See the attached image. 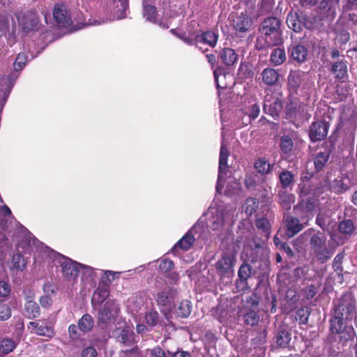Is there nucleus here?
Wrapping results in <instances>:
<instances>
[{
  "label": "nucleus",
  "mask_w": 357,
  "mask_h": 357,
  "mask_svg": "<svg viewBox=\"0 0 357 357\" xmlns=\"http://www.w3.org/2000/svg\"><path fill=\"white\" fill-rule=\"evenodd\" d=\"M235 210L231 206H211L208 208L207 226L213 231H220L226 223L233 221Z\"/></svg>",
  "instance_id": "f257e3e1"
},
{
  "label": "nucleus",
  "mask_w": 357,
  "mask_h": 357,
  "mask_svg": "<svg viewBox=\"0 0 357 357\" xmlns=\"http://www.w3.org/2000/svg\"><path fill=\"white\" fill-rule=\"evenodd\" d=\"M53 259L55 265L61 268L62 272L69 280H74L78 277L80 273L79 266H82L81 264L73 261L59 253H54Z\"/></svg>",
  "instance_id": "f03ea898"
},
{
  "label": "nucleus",
  "mask_w": 357,
  "mask_h": 357,
  "mask_svg": "<svg viewBox=\"0 0 357 357\" xmlns=\"http://www.w3.org/2000/svg\"><path fill=\"white\" fill-rule=\"evenodd\" d=\"M326 238L324 234L318 232L310 238L311 248L317 260L324 263L331 257L329 250L326 247Z\"/></svg>",
  "instance_id": "7ed1b4c3"
},
{
  "label": "nucleus",
  "mask_w": 357,
  "mask_h": 357,
  "mask_svg": "<svg viewBox=\"0 0 357 357\" xmlns=\"http://www.w3.org/2000/svg\"><path fill=\"white\" fill-rule=\"evenodd\" d=\"M229 155V151L225 146L224 141H222L220 151L219 172L216 186V190L218 192H221V190L223 188L222 183L224 181L225 177L227 176V172L228 169L227 159Z\"/></svg>",
  "instance_id": "20e7f679"
},
{
  "label": "nucleus",
  "mask_w": 357,
  "mask_h": 357,
  "mask_svg": "<svg viewBox=\"0 0 357 357\" xmlns=\"http://www.w3.org/2000/svg\"><path fill=\"white\" fill-rule=\"evenodd\" d=\"M28 328H32L31 332L38 335L48 338H52L55 334L53 324L46 321H31L28 324Z\"/></svg>",
  "instance_id": "39448f33"
},
{
  "label": "nucleus",
  "mask_w": 357,
  "mask_h": 357,
  "mask_svg": "<svg viewBox=\"0 0 357 357\" xmlns=\"http://www.w3.org/2000/svg\"><path fill=\"white\" fill-rule=\"evenodd\" d=\"M119 307L114 301H107L98 312V320L102 324L113 321L117 315Z\"/></svg>",
  "instance_id": "423d86ee"
},
{
  "label": "nucleus",
  "mask_w": 357,
  "mask_h": 357,
  "mask_svg": "<svg viewBox=\"0 0 357 357\" xmlns=\"http://www.w3.org/2000/svg\"><path fill=\"white\" fill-rule=\"evenodd\" d=\"M17 77L10 74L1 78L0 82V112L2 111Z\"/></svg>",
  "instance_id": "0eeeda50"
},
{
  "label": "nucleus",
  "mask_w": 357,
  "mask_h": 357,
  "mask_svg": "<svg viewBox=\"0 0 357 357\" xmlns=\"http://www.w3.org/2000/svg\"><path fill=\"white\" fill-rule=\"evenodd\" d=\"M184 40L190 45H198L199 43H204L211 47H215L218 40V35L213 31H208L200 35H192Z\"/></svg>",
  "instance_id": "6e6552de"
},
{
  "label": "nucleus",
  "mask_w": 357,
  "mask_h": 357,
  "mask_svg": "<svg viewBox=\"0 0 357 357\" xmlns=\"http://www.w3.org/2000/svg\"><path fill=\"white\" fill-rule=\"evenodd\" d=\"M58 291L57 286L50 282H47L43 285L44 294L40 298L39 302L43 308H50L53 303L52 296Z\"/></svg>",
  "instance_id": "1a4fd4ad"
},
{
  "label": "nucleus",
  "mask_w": 357,
  "mask_h": 357,
  "mask_svg": "<svg viewBox=\"0 0 357 357\" xmlns=\"http://www.w3.org/2000/svg\"><path fill=\"white\" fill-rule=\"evenodd\" d=\"M280 22L276 17H268L265 19L260 26V31L265 35L275 34L278 36L277 43L280 42Z\"/></svg>",
  "instance_id": "9d476101"
},
{
  "label": "nucleus",
  "mask_w": 357,
  "mask_h": 357,
  "mask_svg": "<svg viewBox=\"0 0 357 357\" xmlns=\"http://www.w3.org/2000/svg\"><path fill=\"white\" fill-rule=\"evenodd\" d=\"M290 59L297 63H304L307 60L308 52L306 47L299 43H292L289 48Z\"/></svg>",
  "instance_id": "9b49d317"
},
{
  "label": "nucleus",
  "mask_w": 357,
  "mask_h": 357,
  "mask_svg": "<svg viewBox=\"0 0 357 357\" xmlns=\"http://www.w3.org/2000/svg\"><path fill=\"white\" fill-rule=\"evenodd\" d=\"M282 108V101L278 97L268 94L266 96L264 103V109L265 112L275 116H278Z\"/></svg>",
  "instance_id": "f8f14e48"
},
{
  "label": "nucleus",
  "mask_w": 357,
  "mask_h": 357,
  "mask_svg": "<svg viewBox=\"0 0 357 357\" xmlns=\"http://www.w3.org/2000/svg\"><path fill=\"white\" fill-rule=\"evenodd\" d=\"M328 126L323 121L315 122L312 124L310 130V137L312 141H320L324 139L328 134Z\"/></svg>",
  "instance_id": "ddd939ff"
},
{
  "label": "nucleus",
  "mask_w": 357,
  "mask_h": 357,
  "mask_svg": "<svg viewBox=\"0 0 357 357\" xmlns=\"http://www.w3.org/2000/svg\"><path fill=\"white\" fill-rule=\"evenodd\" d=\"M235 262V255L233 253L225 252L221 259L216 263V268L220 274L232 271Z\"/></svg>",
  "instance_id": "4468645a"
},
{
  "label": "nucleus",
  "mask_w": 357,
  "mask_h": 357,
  "mask_svg": "<svg viewBox=\"0 0 357 357\" xmlns=\"http://www.w3.org/2000/svg\"><path fill=\"white\" fill-rule=\"evenodd\" d=\"M53 16L55 20L61 26H66L70 23V17L66 6L57 4L55 6Z\"/></svg>",
  "instance_id": "2eb2a0df"
},
{
  "label": "nucleus",
  "mask_w": 357,
  "mask_h": 357,
  "mask_svg": "<svg viewBox=\"0 0 357 357\" xmlns=\"http://www.w3.org/2000/svg\"><path fill=\"white\" fill-rule=\"evenodd\" d=\"M261 78L264 84L273 86L278 82L280 74L277 70L271 68H267L261 73Z\"/></svg>",
  "instance_id": "dca6fc26"
},
{
  "label": "nucleus",
  "mask_w": 357,
  "mask_h": 357,
  "mask_svg": "<svg viewBox=\"0 0 357 357\" xmlns=\"http://www.w3.org/2000/svg\"><path fill=\"white\" fill-rule=\"evenodd\" d=\"M286 225L287 228V236L288 238H291L304 227L303 224L299 222V220L291 216L286 217Z\"/></svg>",
  "instance_id": "f3484780"
},
{
  "label": "nucleus",
  "mask_w": 357,
  "mask_h": 357,
  "mask_svg": "<svg viewBox=\"0 0 357 357\" xmlns=\"http://www.w3.org/2000/svg\"><path fill=\"white\" fill-rule=\"evenodd\" d=\"M109 296V289L107 287H98L93 293L91 303L94 308H96L102 303Z\"/></svg>",
  "instance_id": "a211bd4d"
},
{
  "label": "nucleus",
  "mask_w": 357,
  "mask_h": 357,
  "mask_svg": "<svg viewBox=\"0 0 357 357\" xmlns=\"http://www.w3.org/2000/svg\"><path fill=\"white\" fill-rule=\"evenodd\" d=\"M220 58L226 66H232L237 61L238 55L233 49L225 48L221 51Z\"/></svg>",
  "instance_id": "6ab92c4d"
},
{
  "label": "nucleus",
  "mask_w": 357,
  "mask_h": 357,
  "mask_svg": "<svg viewBox=\"0 0 357 357\" xmlns=\"http://www.w3.org/2000/svg\"><path fill=\"white\" fill-rule=\"evenodd\" d=\"M305 74L301 71H291L288 76V85L290 89L296 90L301 86Z\"/></svg>",
  "instance_id": "aec40b11"
},
{
  "label": "nucleus",
  "mask_w": 357,
  "mask_h": 357,
  "mask_svg": "<svg viewBox=\"0 0 357 357\" xmlns=\"http://www.w3.org/2000/svg\"><path fill=\"white\" fill-rule=\"evenodd\" d=\"M93 326V319L89 314H84L78 321V328L84 333L89 332Z\"/></svg>",
  "instance_id": "412c9836"
},
{
  "label": "nucleus",
  "mask_w": 357,
  "mask_h": 357,
  "mask_svg": "<svg viewBox=\"0 0 357 357\" xmlns=\"http://www.w3.org/2000/svg\"><path fill=\"white\" fill-rule=\"evenodd\" d=\"M234 27L236 30L245 32L250 26V20L247 15L243 13L234 20Z\"/></svg>",
  "instance_id": "4be33fe9"
},
{
  "label": "nucleus",
  "mask_w": 357,
  "mask_h": 357,
  "mask_svg": "<svg viewBox=\"0 0 357 357\" xmlns=\"http://www.w3.org/2000/svg\"><path fill=\"white\" fill-rule=\"evenodd\" d=\"M9 267L13 271H22L26 267V262L22 255L20 254L14 255L9 264Z\"/></svg>",
  "instance_id": "5701e85b"
},
{
  "label": "nucleus",
  "mask_w": 357,
  "mask_h": 357,
  "mask_svg": "<svg viewBox=\"0 0 357 357\" xmlns=\"http://www.w3.org/2000/svg\"><path fill=\"white\" fill-rule=\"evenodd\" d=\"M271 61L275 66L283 63L286 60V54L284 50L275 48L271 54Z\"/></svg>",
  "instance_id": "b1692460"
},
{
  "label": "nucleus",
  "mask_w": 357,
  "mask_h": 357,
  "mask_svg": "<svg viewBox=\"0 0 357 357\" xmlns=\"http://www.w3.org/2000/svg\"><path fill=\"white\" fill-rule=\"evenodd\" d=\"M191 310V302L188 300H185L181 302L180 305L176 308V312L178 317L186 318L190 314Z\"/></svg>",
  "instance_id": "393cba45"
},
{
  "label": "nucleus",
  "mask_w": 357,
  "mask_h": 357,
  "mask_svg": "<svg viewBox=\"0 0 357 357\" xmlns=\"http://www.w3.org/2000/svg\"><path fill=\"white\" fill-rule=\"evenodd\" d=\"M25 312L29 318H35L40 314V307L34 301L29 300L25 303Z\"/></svg>",
  "instance_id": "a878e982"
},
{
  "label": "nucleus",
  "mask_w": 357,
  "mask_h": 357,
  "mask_svg": "<svg viewBox=\"0 0 357 357\" xmlns=\"http://www.w3.org/2000/svg\"><path fill=\"white\" fill-rule=\"evenodd\" d=\"M195 238L190 234H186L173 248V250H176L178 248L184 250H188L192 246Z\"/></svg>",
  "instance_id": "bb28decb"
},
{
  "label": "nucleus",
  "mask_w": 357,
  "mask_h": 357,
  "mask_svg": "<svg viewBox=\"0 0 357 357\" xmlns=\"http://www.w3.org/2000/svg\"><path fill=\"white\" fill-rule=\"evenodd\" d=\"M279 202L281 206L286 210L291 207V204L294 202V197L292 195L287 193L284 190L280 191L278 193Z\"/></svg>",
  "instance_id": "cd10ccee"
},
{
  "label": "nucleus",
  "mask_w": 357,
  "mask_h": 357,
  "mask_svg": "<svg viewBox=\"0 0 357 357\" xmlns=\"http://www.w3.org/2000/svg\"><path fill=\"white\" fill-rule=\"evenodd\" d=\"M287 24L289 29L296 32L301 30V24L296 13H290L287 17Z\"/></svg>",
  "instance_id": "c85d7f7f"
},
{
  "label": "nucleus",
  "mask_w": 357,
  "mask_h": 357,
  "mask_svg": "<svg viewBox=\"0 0 357 357\" xmlns=\"http://www.w3.org/2000/svg\"><path fill=\"white\" fill-rule=\"evenodd\" d=\"M332 71L337 78L342 79L347 74V66L342 61L337 62L333 64Z\"/></svg>",
  "instance_id": "c756f323"
},
{
  "label": "nucleus",
  "mask_w": 357,
  "mask_h": 357,
  "mask_svg": "<svg viewBox=\"0 0 357 357\" xmlns=\"http://www.w3.org/2000/svg\"><path fill=\"white\" fill-rule=\"evenodd\" d=\"M259 207V202L255 198H248L243 206L244 211L248 215L253 214Z\"/></svg>",
  "instance_id": "7c9ffc66"
},
{
  "label": "nucleus",
  "mask_w": 357,
  "mask_h": 357,
  "mask_svg": "<svg viewBox=\"0 0 357 357\" xmlns=\"http://www.w3.org/2000/svg\"><path fill=\"white\" fill-rule=\"evenodd\" d=\"M256 170L262 174H267L271 171V164L264 158L257 160L255 163Z\"/></svg>",
  "instance_id": "2f4dec72"
},
{
  "label": "nucleus",
  "mask_w": 357,
  "mask_h": 357,
  "mask_svg": "<svg viewBox=\"0 0 357 357\" xmlns=\"http://www.w3.org/2000/svg\"><path fill=\"white\" fill-rule=\"evenodd\" d=\"M329 158V153L327 151L317 153L314 158V165L317 170H320L325 165Z\"/></svg>",
  "instance_id": "473e14b6"
},
{
  "label": "nucleus",
  "mask_w": 357,
  "mask_h": 357,
  "mask_svg": "<svg viewBox=\"0 0 357 357\" xmlns=\"http://www.w3.org/2000/svg\"><path fill=\"white\" fill-rule=\"evenodd\" d=\"M339 233L345 235L346 236L350 235L354 230V225L349 220L342 221L340 223Z\"/></svg>",
  "instance_id": "72a5a7b5"
},
{
  "label": "nucleus",
  "mask_w": 357,
  "mask_h": 357,
  "mask_svg": "<svg viewBox=\"0 0 357 357\" xmlns=\"http://www.w3.org/2000/svg\"><path fill=\"white\" fill-rule=\"evenodd\" d=\"M290 340V334L285 331H280L276 335V342L279 346L282 347H286L288 345Z\"/></svg>",
  "instance_id": "f704fd0d"
},
{
  "label": "nucleus",
  "mask_w": 357,
  "mask_h": 357,
  "mask_svg": "<svg viewBox=\"0 0 357 357\" xmlns=\"http://www.w3.org/2000/svg\"><path fill=\"white\" fill-rule=\"evenodd\" d=\"M344 327L343 320L342 318L335 317L331 321V331L333 333H340L342 331Z\"/></svg>",
  "instance_id": "c9c22d12"
},
{
  "label": "nucleus",
  "mask_w": 357,
  "mask_h": 357,
  "mask_svg": "<svg viewBox=\"0 0 357 357\" xmlns=\"http://www.w3.org/2000/svg\"><path fill=\"white\" fill-rule=\"evenodd\" d=\"M275 4V0H261L258 4V9L261 14L268 13L272 11Z\"/></svg>",
  "instance_id": "e433bc0d"
},
{
  "label": "nucleus",
  "mask_w": 357,
  "mask_h": 357,
  "mask_svg": "<svg viewBox=\"0 0 357 357\" xmlns=\"http://www.w3.org/2000/svg\"><path fill=\"white\" fill-rule=\"evenodd\" d=\"M17 342L9 338L3 339L1 342V350L3 354H9L16 347Z\"/></svg>",
  "instance_id": "4c0bfd02"
},
{
  "label": "nucleus",
  "mask_w": 357,
  "mask_h": 357,
  "mask_svg": "<svg viewBox=\"0 0 357 357\" xmlns=\"http://www.w3.org/2000/svg\"><path fill=\"white\" fill-rule=\"evenodd\" d=\"M280 181L283 188H287L293 183L294 175L289 171H284L280 174Z\"/></svg>",
  "instance_id": "58836bf2"
},
{
  "label": "nucleus",
  "mask_w": 357,
  "mask_h": 357,
  "mask_svg": "<svg viewBox=\"0 0 357 357\" xmlns=\"http://www.w3.org/2000/svg\"><path fill=\"white\" fill-rule=\"evenodd\" d=\"M27 62V55L25 53H20L13 64L15 71L21 70L24 68Z\"/></svg>",
  "instance_id": "ea45409f"
},
{
  "label": "nucleus",
  "mask_w": 357,
  "mask_h": 357,
  "mask_svg": "<svg viewBox=\"0 0 357 357\" xmlns=\"http://www.w3.org/2000/svg\"><path fill=\"white\" fill-rule=\"evenodd\" d=\"M252 274L251 266L248 264L241 265L238 270V277L243 281H246Z\"/></svg>",
  "instance_id": "a19ab883"
},
{
  "label": "nucleus",
  "mask_w": 357,
  "mask_h": 357,
  "mask_svg": "<svg viewBox=\"0 0 357 357\" xmlns=\"http://www.w3.org/2000/svg\"><path fill=\"white\" fill-rule=\"evenodd\" d=\"M244 320L246 324L255 326L259 321V317L255 311L250 310L245 314Z\"/></svg>",
  "instance_id": "79ce46f5"
},
{
  "label": "nucleus",
  "mask_w": 357,
  "mask_h": 357,
  "mask_svg": "<svg viewBox=\"0 0 357 357\" xmlns=\"http://www.w3.org/2000/svg\"><path fill=\"white\" fill-rule=\"evenodd\" d=\"M281 149L283 152L289 153L293 149V142L291 139L288 136H283L281 139Z\"/></svg>",
  "instance_id": "37998d69"
},
{
  "label": "nucleus",
  "mask_w": 357,
  "mask_h": 357,
  "mask_svg": "<svg viewBox=\"0 0 357 357\" xmlns=\"http://www.w3.org/2000/svg\"><path fill=\"white\" fill-rule=\"evenodd\" d=\"M142 305L141 298H130L128 301V308L132 312H137Z\"/></svg>",
  "instance_id": "c03bdc74"
},
{
  "label": "nucleus",
  "mask_w": 357,
  "mask_h": 357,
  "mask_svg": "<svg viewBox=\"0 0 357 357\" xmlns=\"http://www.w3.org/2000/svg\"><path fill=\"white\" fill-rule=\"evenodd\" d=\"M155 8L151 5L144 6V17L149 21L154 22L155 15Z\"/></svg>",
  "instance_id": "a18cd8bd"
},
{
  "label": "nucleus",
  "mask_w": 357,
  "mask_h": 357,
  "mask_svg": "<svg viewBox=\"0 0 357 357\" xmlns=\"http://www.w3.org/2000/svg\"><path fill=\"white\" fill-rule=\"evenodd\" d=\"M146 322L148 325L153 326L156 325L158 320V314L155 311H151L146 314Z\"/></svg>",
  "instance_id": "49530a36"
},
{
  "label": "nucleus",
  "mask_w": 357,
  "mask_h": 357,
  "mask_svg": "<svg viewBox=\"0 0 357 357\" xmlns=\"http://www.w3.org/2000/svg\"><path fill=\"white\" fill-rule=\"evenodd\" d=\"M11 316V310L5 303H0V320H6Z\"/></svg>",
  "instance_id": "de8ad7c7"
},
{
  "label": "nucleus",
  "mask_w": 357,
  "mask_h": 357,
  "mask_svg": "<svg viewBox=\"0 0 357 357\" xmlns=\"http://www.w3.org/2000/svg\"><path fill=\"white\" fill-rule=\"evenodd\" d=\"M174 267V263L169 259H163L159 264V269L163 273H166L172 270Z\"/></svg>",
  "instance_id": "09e8293b"
},
{
  "label": "nucleus",
  "mask_w": 357,
  "mask_h": 357,
  "mask_svg": "<svg viewBox=\"0 0 357 357\" xmlns=\"http://www.w3.org/2000/svg\"><path fill=\"white\" fill-rule=\"evenodd\" d=\"M256 225L259 229L264 231H267L270 228L269 221L264 218L257 219L256 220Z\"/></svg>",
  "instance_id": "8fccbe9b"
},
{
  "label": "nucleus",
  "mask_w": 357,
  "mask_h": 357,
  "mask_svg": "<svg viewBox=\"0 0 357 357\" xmlns=\"http://www.w3.org/2000/svg\"><path fill=\"white\" fill-rule=\"evenodd\" d=\"M240 188V183L235 181L233 185H229L227 187L225 192L228 195H231L238 192Z\"/></svg>",
  "instance_id": "3c124183"
},
{
  "label": "nucleus",
  "mask_w": 357,
  "mask_h": 357,
  "mask_svg": "<svg viewBox=\"0 0 357 357\" xmlns=\"http://www.w3.org/2000/svg\"><path fill=\"white\" fill-rule=\"evenodd\" d=\"M69 336L72 340L78 339L80 336L77 331V326L75 324L70 325L68 328Z\"/></svg>",
  "instance_id": "603ef678"
},
{
  "label": "nucleus",
  "mask_w": 357,
  "mask_h": 357,
  "mask_svg": "<svg viewBox=\"0 0 357 357\" xmlns=\"http://www.w3.org/2000/svg\"><path fill=\"white\" fill-rule=\"evenodd\" d=\"M82 357H97L96 350L92 347H86L82 351Z\"/></svg>",
  "instance_id": "864d4df0"
},
{
  "label": "nucleus",
  "mask_w": 357,
  "mask_h": 357,
  "mask_svg": "<svg viewBox=\"0 0 357 357\" xmlns=\"http://www.w3.org/2000/svg\"><path fill=\"white\" fill-rule=\"evenodd\" d=\"M333 0H322L319 5V8L323 10L331 11L333 13L334 11L332 9V1Z\"/></svg>",
  "instance_id": "5fc2aeb1"
},
{
  "label": "nucleus",
  "mask_w": 357,
  "mask_h": 357,
  "mask_svg": "<svg viewBox=\"0 0 357 357\" xmlns=\"http://www.w3.org/2000/svg\"><path fill=\"white\" fill-rule=\"evenodd\" d=\"M157 301L162 305H166L170 302V297H169L165 292H162L158 295Z\"/></svg>",
  "instance_id": "6e6d98bb"
},
{
  "label": "nucleus",
  "mask_w": 357,
  "mask_h": 357,
  "mask_svg": "<svg viewBox=\"0 0 357 357\" xmlns=\"http://www.w3.org/2000/svg\"><path fill=\"white\" fill-rule=\"evenodd\" d=\"M259 112H260L259 106L257 104H253L251 107V109H250V111L249 113V117L251 119H256L259 116Z\"/></svg>",
  "instance_id": "4d7b16f0"
},
{
  "label": "nucleus",
  "mask_w": 357,
  "mask_h": 357,
  "mask_svg": "<svg viewBox=\"0 0 357 357\" xmlns=\"http://www.w3.org/2000/svg\"><path fill=\"white\" fill-rule=\"evenodd\" d=\"M9 293V285L4 281H0V296H6Z\"/></svg>",
  "instance_id": "13d9d810"
},
{
  "label": "nucleus",
  "mask_w": 357,
  "mask_h": 357,
  "mask_svg": "<svg viewBox=\"0 0 357 357\" xmlns=\"http://www.w3.org/2000/svg\"><path fill=\"white\" fill-rule=\"evenodd\" d=\"M329 235L331 238L337 244H342L344 243V239L338 233L332 231H329Z\"/></svg>",
  "instance_id": "bf43d9fd"
},
{
  "label": "nucleus",
  "mask_w": 357,
  "mask_h": 357,
  "mask_svg": "<svg viewBox=\"0 0 357 357\" xmlns=\"http://www.w3.org/2000/svg\"><path fill=\"white\" fill-rule=\"evenodd\" d=\"M151 357H166L165 351L160 347H156L150 351Z\"/></svg>",
  "instance_id": "052dcab7"
},
{
  "label": "nucleus",
  "mask_w": 357,
  "mask_h": 357,
  "mask_svg": "<svg viewBox=\"0 0 357 357\" xmlns=\"http://www.w3.org/2000/svg\"><path fill=\"white\" fill-rule=\"evenodd\" d=\"M316 293V288L313 285L307 287L305 290V296L308 299L313 298L315 296Z\"/></svg>",
  "instance_id": "680f3d73"
},
{
  "label": "nucleus",
  "mask_w": 357,
  "mask_h": 357,
  "mask_svg": "<svg viewBox=\"0 0 357 357\" xmlns=\"http://www.w3.org/2000/svg\"><path fill=\"white\" fill-rule=\"evenodd\" d=\"M81 270L84 275H88L90 277H92L93 275V269L90 266L82 264V266H79V271H81Z\"/></svg>",
  "instance_id": "e2e57ef3"
},
{
  "label": "nucleus",
  "mask_w": 357,
  "mask_h": 357,
  "mask_svg": "<svg viewBox=\"0 0 357 357\" xmlns=\"http://www.w3.org/2000/svg\"><path fill=\"white\" fill-rule=\"evenodd\" d=\"M298 315L300 316V321L305 324L307 321V316L306 315L307 311L304 309H300L297 312Z\"/></svg>",
  "instance_id": "0e129e2a"
},
{
  "label": "nucleus",
  "mask_w": 357,
  "mask_h": 357,
  "mask_svg": "<svg viewBox=\"0 0 357 357\" xmlns=\"http://www.w3.org/2000/svg\"><path fill=\"white\" fill-rule=\"evenodd\" d=\"M245 184L248 189H251L255 185V181L251 176H247L245 179Z\"/></svg>",
  "instance_id": "69168bd1"
},
{
  "label": "nucleus",
  "mask_w": 357,
  "mask_h": 357,
  "mask_svg": "<svg viewBox=\"0 0 357 357\" xmlns=\"http://www.w3.org/2000/svg\"><path fill=\"white\" fill-rule=\"evenodd\" d=\"M317 0H300L303 6H314L316 4Z\"/></svg>",
  "instance_id": "338daca9"
},
{
  "label": "nucleus",
  "mask_w": 357,
  "mask_h": 357,
  "mask_svg": "<svg viewBox=\"0 0 357 357\" xmlns=\"http://www.w3.org/2000/svg\"><path fill=\"white\" fill-rule=\"evenodd\" d=\"M172 357H190V355L188 352L181 351L174 353Z\"/></svg>",
  "instance_id": "774afa93"
}]
</instances>
